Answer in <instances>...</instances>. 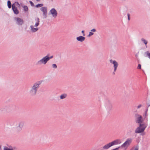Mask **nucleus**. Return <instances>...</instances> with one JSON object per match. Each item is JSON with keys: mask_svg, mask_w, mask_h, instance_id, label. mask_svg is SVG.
<instances>
[{"mask_svg": "<svg viewBox=\"0 0 150 150\" xmlns=\"http://www.w3.org/2000/svg\"><path fill=\"white\" fill-rule=\"evenodd\" d=\"M141 40L142 43L144 44L146 47L147 48V45L148 43L147 40L143 38H141Z\"/></svg>", "mask_w": 150, "mask_h": 150, "instance_id": "nucleus-16", "label": "nucleus"}, {"mask_svg": "<svg viewBox=\"0 0 150 150\" xmlns=\"http://www.w3.org/2000/svg\"><path fill=\"white\" fill-rule=\"evenodd\" d=\"M42 15L44 18H45L47 17V12L43 13Z\"/></svg>", "mask_w": 150, "mask_h": 150, "instance_id": "nucleus-22", "label": "nucleus"}, {"mask_svg": "<svg viewBox=\"0 0 150 150\" xmlns=\"http://www.w3.org/2000/svg\"><path fill=\"white\" fill-rule=\"evenodd\" d=\"M121 143V141L120 139H116L104 145L103 147V149L105 150H107L113 145L120 144Z\"/></svg>", "mask_w": 150, "mask_h": 150, "instance_id": "nucleus-2", "label": "nucleus"}, {"mask_svg": "<svg viewBox=\"0 0 150 150\" xmlns=\"http://www.w3.org/2000/svg\"><path fill=\"white\" fill-rule=\"evenodd\" d=\"M14 4H16V5H17V6H20V4L18 2H15Z\"/></svg>", "mask_w": 150, "mask_h": 150, "instance_id": "nucleus-28", "label": "nucleus"}, {"mask_svg": "<svg viewBox=\"0 0 150 150\" xmlns=\"http://www.w3.org/2000/svg\"><path fill=\"white\" fill-rule=\"evenodd\" d=\"M24 10L25 11H27L28 10V8L27 6H25L23 7Z\"/></svg>", "mask_w": 150, "mask_h": 150, "instance_id": "nucleus-25", "label": "nucleus"}, {"mask_svg": "<svg viewBox=\"0 0 150 150\" xmlns=\"http://www.w3.org/2000/svg\"><path fill=\"white\" fill-rule=\"evenodd\" d=\"M76 39L78 41L82 42L85 40V38L82 36H80L76 37Z\"/></svg>", "mask_w": 150, "mask_h": 150, "instance_id": "nucleus-15", "label": "nucleus"}, {"mask_svg": "<svg viewBox=\"0 0 150 150\" xmlns=\"http://www.w3.org/2000/svg\"><path fill=\"white\" fill-rule=\"evenodd\" d=\"M40 10L43 13H45L47 12V8L46 7H42L40 8Z\"/></svg>", "mask_w": 150, "mask_h": 150, "instance_id": "nucleus-19", "label": "nucleus"}, {"mask_svg": "<svg viewBox=\"0 0 150 150\" xmlns=\"http://www.w3.org/2000/svg\"><path fill=\"white\" fill-rule=\"evenodd\" d=\"M147 55L148 57H149V58L150 59V52L147 53Z\"/></svg>", "mask_w": 150, "mask_h": 150, "instance_id": "nucleus-34", "label": "nucleus"}, {"mask_svg": "<svg viewBox=\"0 0 150 150\" xmlns=\"http://www.w3.org/2000/svg\"><path fill=\"white\" fill-rule=\"evenodd\" d=\"M67 95L66 93H63L60 96L61 99H63L66 98L67 97Z\"/></svg>", "mask_w": 150, "mask_h": 150, "instance_id": "nucleus-18", "label": "nucleus"}, {"mask_svg": "<svg viewBox=\"0 0 150 150\" xmlns=\"http://www.w3.org/2000/svg\"><path fill=\"white\" fill-rule=\"evenodd\" d=\"M7 5L9 8H10L11 7V2L10 1H8L7 2Z\"/></svg>", "mask_w": 150, "mask_h": 150, "instance_id": "nucleus-21", "label": "nucleus"}, {"mask_svg": "<svg viewBox=\"0 0 150 150\" xmlns=\"http://www.w3.org/2000/svg\"><path fill=\"white\" fill-rule=\"evenodd\" d=\"M12 9L15 14H18L19 13V11L18 10L17 7L16 6V5L15 4H12Z\"/></svg>", "mask_w": 150, "mask_h": 150, "instance_id": "nucleus-14", "label": "nucleus"}, {"mask_svg": "<svg viewBox=\"0 0 150 150\" xmlns=\"http://www.w3.org/2000/svg\"><path fill=\"white\" fill-rule=\"evenodd\" d=\"M36 0L37 1H40V0Z\"/></svg>", "mask_w": 150, "mask_h": 150, "instance_id": "nucleus-35", "label": "nucleus"}, {"mask_svg": "<svg viewBox=\"0 0 150 150\" xmlns=\"http://www.w3.org/2000/svg\"><path fill=\"white\" fill-rule=\"evenodd\" d=\"M141 65L140 64H139L137 67V69H141Z\"/></svg>", "mask_w": 150, "mask_h": 150, "instance_id": "nucleus-30", "label": "nucleus"}, {"mask_svg": "<svg viewBox=\"0 0 150 150\" xmlns=\"http://www.w3.org/2000/svg\"><path fill=\"white\" fill-rule=\"evenodd\" d=\"M24 125V122L23 121L20 122L18 124V126L16 129V131L17 132H21L23 127Z\"/></svg>", "mask_w": 150, "mask_h": 150, "instance_id": "nucleus-11", "label": "nucleus"}, {"mask_svg": "<svg viewBox=\"0 0 150 150\" xmlns=\"http://www.w3.org/2000/svg\"><path fill=\"white\" fill-rule=\"evenodd\" d=\"M129 150H139V146H134L132 148Z\"/></svg>", "mask_w": 150, "mask_h": 150, "instance_id": "nucleus-20", "label": "nucleus"}, {"mask_svg": "<svg viewBox=\"0 0 150 150\" xmlns=\"http://www.w3.org/2000/svg\"><path fill=\"white\" fill-rule=\"evenodd\" d=\"M104 106L108 111H110L112 108V105L109 100H107L105 102Z\"/></svg>", "mask_w": 150, "mask_h": 150, "instance_id": "nucleus-10", "label": "nucleus"}, {"mask_svg": "<svg viewBox=\"0 0 150 150\" xmlns=\"http://www.w3.org/2000/svg\"><path fill=\"white\" fill-rule=\"evenodd\" d=\"M49 13L54 18H56L57 15V12L54 8H52L49 11Z\"/></svg>", "mask_w": 150, "mask_h": 150, "instance_id": "nucleus-13", "label": "nucleus"}, {"mask_svg": "<svg viewBox=\"0 0 150 150\" xmlns=\"http://www.w3.org/2000/svg\"><path fill=\"white\" fill-rule=\"evenodd\" d=\"M139 126L135 130L134 132L136 134H139L143 133L146 128L147 125L144 123L139 124Z\"/></svg>", "mask_w": 150, "mask_h": 150, "instance_id": "nucleus-3", "label": "nucleus"}, {"mask_svg": "<svg viewBox=\"0 0 150 150\" xmlns=\"http://www.w3.org/2000/svg\"><path fill=\"white\" fill-rule=\"evenodd\" d=\"M96 31V30L95 28H93L90 30L89 32L88 35V37H90L93 35V32Z\"/></svg>", "mask_w": 150, "mask_h": 150, "instance_id": "nucleus-17", "label": "nucleus"}, {"mask_svg": "<svg viewBox=\"0 0 150 150\" xmlns=\"http://www.w3.org/2000/svg\"><path fill=\"white\" fill-rule=\"evenodd\" d=\"M41 84L40 82H37L33 84L29 91V94L32 96H34L37 94L38 90Z\"/></svg>", "mask_w": 150, "mask_h": 150, "instance_id": "nucleus-1", "label": "nucleus"}, {"mask_svg": "<svg viewBox=\"0 0 150 150\" xmlns=\"http://www.w3.org/2000/svg\"><path fill=\"white\" fill-rule=\"evenodd\" d=\"M29 2L30 3V4H31V6H34L33 3L31 1H29Z\"/></svg>", "mask_w": 150, "mask_h": 150, "instance_id": "nucleus-32", "label": "nucleus"}, {"mask_svg": "<svg viewBox=\"0 0 150 150\" xmlns=\"http://www.w3.org/2000/svg\"><path fill=\"white\" fill-rule=\"evenodd\" d=\"M48 59L46 56L43 57L41 59L38 60L37 62V64L39 65H40L42 64L45 65L48 61Z\"/></svg>", "mask_w": 150, "mask_h": 150, "instance_id": "nucleus-8", "label": "nucleus"}, {"mask_svg": "<svg viewBox=\"0 0 150 150\" xmlns=\"http://www.w3.org/2000/svg\"><path fill=\"white\" fill-rule=\"evenodd\" d=\"M43 6V4H37L36 6V7H42Z\"/></svg>", "mask_w": 150, "mask_h": 150, "instance_id": "nucleus-27", "label": "nucleus"}, {"mask_svg": "<svg viewBox=\"0 0 150 150\" xmlns=\"http://www.w3.org/2000/svg\"><path fill=\"white\" fill-rule=\"evenodd\" d=\"M14 20L16 22V23L18 25H22L24 23L23 20L18 17H15Z\"/></svg>", "mask_w": 150, "mask_h": 150, "instance_id": "nucleus-12", "label": "nucleus"}, {"mask_svg": "<svg viewBox=\"0 0 150 150\" xmlns=\"http://www.w3.org/2000/svg\"><path fill=\"white\" fill-rule=\"evenodd\" d=\"M110 63L113 65L114 71L112 74L113 75H114L115 74V72L117 70V68L118 67V63L115 60H113L112 59L110 60Z\"/></svg>", "mask_w": 150, "mask_h": 150, "instance_id": "nucleus-9", "label": "nucleus"}, {"mask_svg": "<svg viewBox=\"0 0 150 150\" xmlns=\"http://www.w3.org/2000/svg\"><path fill=\"white\" fill-rule=\"evenodd\" d=\"M132 142V139L131 138L127 139L125 142L122 144L120 147L122 148L127 149L130 145Z\"/></svg>", "mask_w": 150, "mask_h": 150, "instance_id": "nucleus-5", "label": "nucleus"}, {"mask_svg": "<svg viewBox=\"0 0 150 150\" xmlns=\"http://www.w3.org/2000/svg\"><path fill=\"white\" fill-rule=\"evenodd\" d=\"M134 117L135 122L137 124L142 123L143 121L142 116L138 113H136L134 115Z\"/></svg>", "mask_w": 150, "mask_h": 150, "instance_id": "nucleus-6", "label": "nucleus"}, {"mask_svg": "<svg viewBox=\"0 0 150 150\" xmlns=\"http://www.w3.org/2000/svg\"><path fill=\"white\" fill-rule=\"evenodd\" d=\"M148 115L147 111H146L144 113V118H146L147 116Z\"/></svg>", "mask_w": 150, "mask_h": 150, "instance_id": "nucleus-26", "label": "nucleus"}, {"mask_svg": "<svg viewBox=\"0 0 150 150\" xmlns=\"http://www.w3.org/2000/svg\"><path fill=\"white\" fill-rule=\"evenodd\" d=\"M35 24L34 25H31L30 26V30L33 33L35 32L38 31L39 28L37 27L40 24V19L38 18L37 17L35 18Z\"/></svg>", "mask_w": 150, "mask_h": 150, "instance_id": "nucleus-4", "label": "nucleus"}, {"mask_svg": "<svg viewBox=\"0 0 150 150\" xmlns=\"http://www.w3.org/2000/svg\"><path fill=\"white\" fill-rule=\"evenodd\" d=\"M47 58L48 59V60L49 61L51 59H52L53 58V56H51L50 57H49L48 55L46 56Z\"/></svg>", "mask_w": 150, "mask_h": 150, "instance_id": "nucleus-24", "label": "nucleus"}, {"mask_svg": "<svg viewBox=\"0 0 150 150\" xmlns=\"http://www.w3.org/2000/svg\"><path fill=\"white\" fill-rule=\"evenodd\" d=\"M127 17H128V21H129L130 20V14L129 13H128L127 14Z\"/></svg>", "mask_w": 150, "mask_h": 150, "instance_id": "nucleus-33", "label": "nucleus"}, {"mask_svg": "<svg viewBox=\"0 0 150 150\" xmlns=\"http://www.w3.org/2000/svg\"><path fill=\"white\" fill-rule=\"evenodd\" d=\"M81 33H82L83 36H84L85 35L84 31L83 30L81 31Z\"/></svg>", "mask_w": 150, "mask_h": 150, "instance_id": "nucleus-31", "label": "nucleus"}, {"mask_svg": "<svg viewBox=\"0 0 150 150\" xmlns=\"http://www.w3.org/2000/svg\"><path fill=\"white\" fill-rule=\"evenodd\" d=\"M11 110V107L9 106H4L0 109V112L4 114L10 112Z\"/></svg>", "mask_w": 150, "mask_h": 150, "instance_id": "nucleus-7", "label": "nucleus"}, {"mask_svg": "<svg viewBox=\"0 0 150 150\" xmlns=\"http://www.w3.org/2000/svg\"><path fill=\"white\" fill-rule=\"evenodd\" d=\"M52 67L53 69H56L57 68V66L56 64H53L52 65Z\"/></svg>", "mask_w": 150, "mask_h": 150, "instance_id": "nucleus-23", "label": "nucleus"}, {"mask_svg": "<svg viewBox=\"0 0 150 150\" xmlns=\"http://www.w3.org/2000/svg\"><path fill=\"white\" fill-rule=\"evenodd\" d=\"M142 105L141 104H139L137 106V109H139L141 107H142Z\"/></svg>", "mask_w": 150, "mask_h": 150, "instance_id": "nucleus-29", "label": "nucleus"}, {"mask_svg": "<svg viewBox=\"0 0 150 150\" xmlns=\"http://www.w3.org/2000/svg\"><path fill=\"white\" fill-rule=\"evenodd\" d=\"M136 56H137V55H136Z\"/></svg>", "mask_w": 150, "mask_h": 150, "instance_id": "nucleus-36", "label": "nucleus"}]
</instances>
